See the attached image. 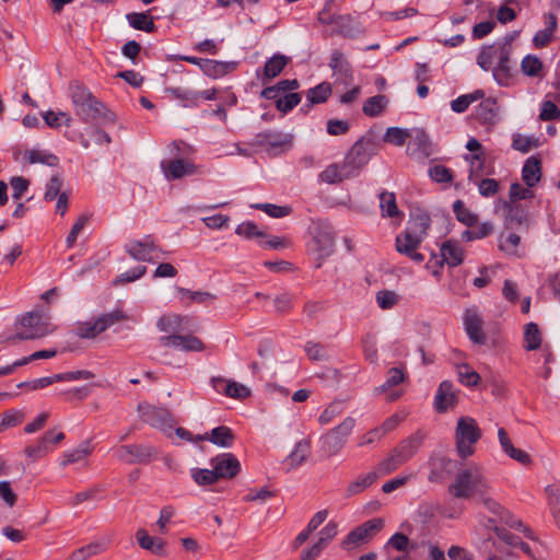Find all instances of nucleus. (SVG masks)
Segmentation results:
<instances>
[{
    "mask_svg": "<svg viewBox=\"0 0 560 560\" xmlns=\"http://www.w3.org/2000/svg\"><path fill=\"white\" fill-rule=\"evenodd\" d=\"M448 492L457 499L479 498L489 494L490 485L481 469L471 465L456 474L454 481L448 487Z\"/></svg>",
    "mask_w": 560,
    "mask_h": 560,
    "instance_id": "nucleus-1",
    "label": "nucleus"
},
{
    "mask_svg": "<svg viewBox=\"0 0 560 560\" xmlns=\"http://www.w3.org/2000/svg\"><path fill=\"white\" fill-rule=\"evenodd\" d=\"M71 103L77 116L84 121L108 118V113L102 102L84 86L72 84L70 86Z\"/></svg>",
    "mask_w": 560,
    "mask_h": 560,
    "instance_id": "nucleus-2",
    "label": "nucleus"
},
{
    "mask_svg": "<svg viewBox=\"0 0 560 560\" xmlns=\"http://www.w3.org/2000/svg\"><path fill=\"white\" fill-rule=\"evenodd\" d=\"M16 332L9 336L5 341L18 343L22 340L43 338L55 330L49 319L38 313H28L23 316L15 325Z\"/></svg>",
    "mask_w": 560,
    "mask_h": 560,
    "instance_id": "nucleus-3",
    "label": "nucleus"
},
{
    "mask_svg": "<svg viewBox=\"0 0 560 560\" xmlns=\"http://www.w3.org/2000/svg\"><path fill=\"white\" fill-rule=\"evenodd\" d=\"M481 438V431L474 418L460 417L455 429L456 448L460 457L466 458L475 453L474 445Z\"/></svg>",
    "mask_w": 560,
    "mask_h": 560,
    "instance_id": "nucleus-4",
    "label": "nucleus"
},
{
    "mask_svg": "<svg viewBox=\"0 0 560 560\" xmlns=\"http://www.w3.org/2000/svg\"><path fill=\"white\" fill-rule=\"evenodd\" d=\"M353 417H346L338 425L322 436L323 451L328 456L337 455L346 445L348 438L355 427Z\"/></svg>",
    "mask_w": 560,
    "mask_h": 560,
    "instance_id": "nucleus-5",
    "label": "nucleus"
},
{
    "mask_svg": "<svg viewBox=\"0 0 560 560\" xmlns=\"http://www.w3.org/2000/svg\"><path fill=\"white\" fill-rule=\"evenodd\" d=\"M371 155L368 142L362 140L355 142L342 162L345 174L350 178L358 176L361 170L369 163Z\"/></svg>",
    "mask_w": 560,
    "mask_h": 560,
    "instance_id": "nucleus-6",
    "label": "nucleus"
},
{
    "mask_svg": "<svg viewBox=\"0 0 560 560\" xmlns=\"http://www.w3.org/2000/svg\"><path fill=\"white\" fill-rule=\"evenodd\" d=\"M466 149L470 151V154L465 155V161L469 164L468 178L470 182L477 183L481 176L489 174L485 165L486 154L481 143L475 138L467 141Z\"/></svg>",
    "mask_w": 560,
    "mask_h": 560,
    "instance_id": "nucleus-7",
    "label": "nucleus"
},
{
    "mask_svg": "<svg viewBox=\"0 0 560 560\" xmlns=\"http://www.w3.org/2000/svg\"><path fill=\"white\" fill-rule=\"evenodd\" d=\"M138 411L141 420L151 427L158 428L165 433L173 429V419L167 409L148 404H139Z\"/></svg>",
    "mask_w": 560,
    "mask_h": 560,
    "instance_id": "nucleus-8",
    "label": "nucleus"
},
{
    "mask_svg": "<svg viewBox=\"0 0 560 560\" xmlns=\"http://www.w3.org/2000/svg\"><path fill=\"white\" fill-rule=\"evenodd\" d=\"M156 455V451L145 444L121 445L115 450L117 459L127 464H145Z\"/></svg>",
    "mask_w": 560,
    "mask_h": 560,
    "instance_id": "nucleus-9",
    "label": "nucleus"
},
{
    "mask_svg": "<svg viewBox=\"0 0 560 560\" xmlns=\"http://www.w3.org/2000/svg\"><path fill=\"white\" fill-rule=\"evenodd\" d=\"M463 322L468 338L476 345H485L487 340L483 330V318L476 306L469 307L464 312Z\"/></svg>",
    "mask_w": 560,
    "mask_h": 560,
    "instance_id": "nucleus-10",
    "label": "nucleus"
},
{
    "mask_svg": "<svg viewBox=\"0 0 560 560\" xmlns=\"http://www.w3.org/2000/svg\"><path fill=\"white\" fill-rule=\"evenodd\" d=\"M384 526L382 518H372L351 530L343 540L345 548H353L368 541L373 535L378 533Z\"/></svg>",
    "mask_w": 560,
    "mask_h": 560,
    "instance_id": "nucleus-11",
    "label": "nucleus"
},
{
    "mask_svg": "<svg viewBox=\"0 0 560 560\" xmlns=\"http://www.w3.org/2000/svg\"><path fill=\"white\" fill-rule=\"evenodd\" d=\"M160 345L166 348H174L182 351H202L205 349L203 342L192 335H177L163 336L160 338Z\"/></svg>",
    "mask_w": 560,
    "mask_h": 560,
    "instance_id": "nucleus-12",
    "label": "nucleus"
},
{
    "mask_svg": "<svg viewBox=\"0 0 560 560\" xmlns=\"http://www.w3.org/2000/svg\"><path fill=\"white\" fill-rule=\"evenodd\" d=\"M329 67L332 70L336 84H342L346 86L353 81L352 68L341 51L334 50L331 52Z\"/></svg>",
    "mask_w": 560,
    "mask_h": 560,
    "instance_id": "nucleus-13",
    "label": "nucleus"
},
{
    "mask_svg": "<svg viewBox=\"0 0 560 560\" xmlns=\"http://www.w3.org/2000/svg\"><path fill=\"white\" fill-rule=\"evenodd\" d=\"M210 465L214 468L218 479L233 478L241 469L238 459L231 453L213 457Z\"/></svg>",
    "mask_w": 560,
    "mask_h": 560,
    "instance_id": "nucleus-14",
    "label": "nucleus"
},
{
    "mask_svg": "<svg viewBox=\"0 0 560 560\" xmlns=\"http://www.w3.org/2000/svg\"><path fill=\"white\" fill-rule=\"evenodd\" d=\"M422 243L419 237L404 231L396 237V249L398 253L408 256L416 262H422L424 256L417 252L418 247Z\"/></svg>",
    "mask_w": 560,
    "mask_h": 560,
    "instance_id": "nucleus-15",
    "label": "nucleus"
},
{
    "mask_svg": "<svg viewBox=\"0 0 560 560\" xmlns=\"http://www.w3.org/2000/svg\"><path fill=\"white\" fill-rule=\"evenodd\" d=\"M335 237L334 234L325 228H316L313 236L312 250L317 254V258L323 260L330 256L334 252Z\"/></svg>",
    "mask_w": 560,
    "mask_h": 560,
    "instance_id": "nucleus-16",
    "label": "nucleus"
},
{
    "mask_svg": "<svg viewBox=\"0 0 560 560\" xmlns=\"http://www.w3.org/2000/svg\"><path fill=\"white\" fill-rule=\"evenodd\" d=\"M161 167L167 180L178 179L197 172L196 165L182 159L163 161Z\"/></svg>",
    "mask_w": 560,
    "mask_h": 560,
    "instance_id": "nucleus-17",
    "label": "nucleus"
},
{
    "mask_svg": "<svg viewBox=\"0 0 560 560\" xmlns=\"http://www.w3.org/2000/svg\"><path fill=\"white\" fill-rule=\"evenodd\" d=\"M423 441L424 434L420 431H417L416 433L402 440L397 446L393 448V451H395V453L398 454L397 457H400V459H402V462L406 464L417 454Z\"/></svg>",
    "mask_w": 560,
    "mask_h": 560,
    "instance_id": "nucleus-18",
    "label": "nucleus"
},
{
    "mask_svg": "<svg viewBox=\"0 0 560 560\" xmlns=\"http://www.w3.org/2000/svg\"><path fill=\"white\" fill-rule=\"evenodd\" d=\"M440 253L442 257L441 265L446 264L450 267H457L464 261L465 253L457 241H445L440 247Z\"/></svg>",
    "mask_w": 560,
    "mask_h": 560,
    "instance_id": "nucleus-19",
    "label": "nucleus"
},
{
    "mask_svg": "<svg viewBox=\"0 0 560 560\" xmlns=\"http://www.w3.org/2000/svg\"><path fill=\"white\" fill-rule=\"evenodd\" d=\"M126 252L136 260L150 261L155 246L150 237L142 241H130L125 246Z\"/></svg>",
    "mask_w": 560,
    "mask_h": 560,
    "instance_id": "nucleus-20",
    "label": "nucleus"
},
{
    "mask_svg": "<svg viewBox=\"0 0 560 560\" xmlns=\"http://www.w3.org/2000/svg\"><path fill=\"white\" fill-rule=\"evenodd\" d=\"M510 57L511 47L506 44L502 45L501 50L499 52L498 66L493 69V77L499 84H506V81L512 75V66Z\"/></svg>",
    "mask_w": 560,
    "mask_h": 560,
    "instance_id": "nucleus-21",
    "label": "nucleus"
},
{
    "mask_svg": "<svg viewBox=\"0 0 560 560\" xmlns=\"http://www.w3.org/2000/svg\"><path fill=\"white\" fill-rule=\"evenodd\" d=\"M209 440L213 444L221 447H231L234 443L235 436L229 427L214 428L210 434L197 435V441Z\"/></svg>",
    "mask_w": 560,
    "mask_h": 560,
    "instance_id": "nucleus-22",
    "label": "nucleus"
},
{
    "mask_svg": "<svg viewBox=\"0 0 560 560\" xmlns=\"http://www.w3.org/2000/svg\"><path fill=\"white\" fill-rule=\"evenodd\" d=\"M456 402V395L451 382L444 381L440 384L435 395L434 405L439 412H444Z\"/></svg>",
    "mask_w": 560,
    "mask_h": 560,
    "instance_id": "nucleus-23",
    "label": "nucleus"
},
{
    "mask_svg": "<svg viewBox=\"0 0 560 560\" xmlns=\"http://www.w3.org/2000/svg\"><path fill=\"white\" fill-rule=\"evenodd\" d=\"M430 221V217L425 212L412 213L405 231L423 241L428 234Z\"/></svg>",
    "mask_w": 560,
    "mask_h": 560,
    "instance_id": "nucleus-24",
    "label": "nucleus"
},
{
    "mask_svg": "<svg viewBox=\"0 0 560 560\" xmlns=\"http://www.w3.org/2000/svg\"><path fill=\"white\" fill-rule=\"evenodd\" d=\"M136 538L142 549L159 556L165 553V540L150 536L145 529L139 528L136 533Z\"/></svg>",
    "mask_w": 560,
    "mask_h": 560,
    "instance_id": "nucleus-25",
    "label": "nucleus"
},
{
    "mask_svg": "<svg viewBox=\"0 0 560 560\" xmlns=\"http://www.w3.org/2000/svg\"><path fill=\"white\" fill-rule=\"evenodd\" d=\"M504 226L508 230H527L529 219L526 211L520 207H510L504 219Z\"/></svg>",
    "mask_w": 560,
    "mask_h": 560,
    "instance_id": "nucleus-26",
    "label": "nucleus"
},
{
    "mask_svg": "<svg viewBox=\"0 0 560 560\" xmlns=\"http://www.w3.org/2000/svg\"><path fill=\"white\" fill-rule=\"evenodd\" d=\"M477 120L481 124L493 125L497 121L498 105L495 100H483L475 110Z\"/></svg>",
    "mask_w": 560,
    "mask_h": 560,
    "instance_id": "nucleus-27",
    "label": "nucleus"
},
{
    "mask_svg": "<svg viewBox=\"0 0 560 560\" xmlns=\"http://www.w3.org/2000/svg\"><path fill=\"white\" fill-rule=\"evenodd\" d=\"M541 177V163L540 160L530 156L524 163L522 170V178L528 187L535 186Z\"/></svg>",
    "mask_w": 560,
    "mask_h": 560,
    "instance_id": "nucleus-28",
    "label": "nucleus"
},
{
    "mask_svg": "<svg viewBox=\"0 0 560 560\" xmlns=\"http://www.w3.org/2000/svg\"><path fill=\"white\" fill-rule=\"evenodd\" d=\"M236 66V62L206 59L201 71L210 78L218 79L235 70Z\"/></svg>",
    "mask_w": 560,
    "mask_h": 560,
    "instance_id": "nucleus-29",
    "label": "nucleus"
},
{
    "mask_svg": "<svg viewBox=\"0 0 560 560\" xmlns=\"http://www.w3.org/2000/svg\"><path fill=\"white\" fill-rule=\"evenodd\" d=\"M310 455V443L306 440H302L296 443L293 451L285 458L284 464L288 466V469H293L300 466Z\"/></svg>",
    "mask_w": 560,
    "mask_h": 560,
    "instance_id": "nucleus-30",
    "label": "nucleus"
},
{
    "mask_svg": "<svg viewBox=\"0 0 560 560\" xmlns=\"http://www.w3.org/2000/svg\"><path fill=\"white\" fill-rule=\"evenodd\" d=\"M92 451L93 447L91 443L89 441H84L77 448L66 452L60 465L66 467L70 464L83 462L92 453Z\"/></svg>",
    "mask_w": 560,
    "mask_h": 560,
    "instance_id": "nucleus-31",
    "label": "nucleus"
},
{
    "mask_svg": "<svg viewBox=\"0 0 560 560\" xmlns=\"http://www.w3.org/2000/svg\"><path fill=\"white\" fill-rule=\"evenodd\" d=\"M338 32L346 37H355L363 33L361 25L350 15H339L335 19Z\"/></svg>",
    "mask_w": 560,
    "mask_h": 560,
    "instance_id": "nucleus-32",
    "label": "nucleus"
},
{
    "mask_svg": "<svg viewBox=\"0 0 560 560\" xmlns=\"http://www.w3.org/2000/svg\"><path fill=\"white\" fill-rule=\"evenodd\" d=\"M388 102L387 96L382 94L369 97L363 104L362 112L365 116L377 117L386 109Z\"/></svg>",
    "mask_w": 560,
    "mask_h": 560,
    "instance_id": "nucleus-33",
    "label": "nucleus"
},
{
    "mask_svg": "<svg viewBox=\"0 0 560 560\" xmlns=\"http://www.w3.org/2000/svg\"><path fill=\"white\" fill-rule=\"evenodd\" d=\"M189 320L186 316L178 314L163 315L158 320V328L164 332H175L180 329Z\"/></svg>",
    "mask_w": 560,
    "mask_h": 560,
    "instance_id": "nucleus-34",
    "label": "nucleus"
},
{
    "mask_svg": "<svg viewBox=\"0 0 560 560\" xmlns=\"http://www.w3.org/2000/svg\"><path fill=\"white\" fill-rule=\"evenodd\" d=\"M521 237L513 232L502 233L499 238V249L508 256L520 257L518 245Z\"/></svg>",
    "mask_w": 560,
    "mask_h": 560,
    "instance_id": "nucleus-35",
    "label": "nucleus"
},
{
    "mask_svg": "<svg viewBox=\"0 0 560 560\" xmlns=\"http://www.w3.org/2000/svg\"><path fill=\"white\" fill-rule=\"evenodd\" d=\"M348 178L342 163L330 164L319 174V179L327 184H338Z\"/></svg>",
    "mask_w": 560,
    "mask_h": 560,
    "instance_id": "nucleus-36",
    "label": "nucleus"
},
{
    "mask_svg": "<svg viewBox=\"0 0 560 560\" xmlns=\"http://www.w3.org/2000/svg\"><path fill=\"white\" fill-rule=\"evenodd\" d=\"M380 208L383 217L399 219L402 217L396 205V197L394 192L384 191L380 195Z\"/></svg>",
    "mask_w": 560,
    "mask_h": 560,
    "instance_id": "nucleus-37",
    "label": "nucleus"
},
{
    "mask_svg": "<svg viewBox=\"0 0 560 560\" xmlns=\"http://www.w3.org/2000/svg\"><path fill=\"white\" fill-rule=\"evenodd\" d=\"M217 384H223V394L230 398L244 399L250 395V389L244 384L235 381H217Z\"/></svg>",
    "mask_w": 560,
    "mask_h": 560,
    "instance_id": "nucleus-38",
    "label": "nucleus"
},
{
    "mask_svg": "<svg viewBox=\"0 0 560 560\" xmlns=\"http://www.w3.org/2000/svg\"><path fill=\"white\" fill-rule=\"evenodd\" d=\"M398 454L395 451H390L387 456L378 463L376 468L374 469L378 476H387L402 466L405 463L400 457H397Z\"/></svg>",
    "mask_w": 560,
    "mask_h": 560,
    "instance_id": "nucleus-39",
    "label": "nucleus"
},
{
    "mask_svg": "<svg viewBox=\"0 0 560 560\" xmlns=\"http://www.w3.org/2000/svg\"><path fill=\"white\" fill-rule=\"evenodd\" d=\"M105 550V545L98 541L75 549L70 553L67 560H88Z\"/></svg>",
    "mask_w": 560,
    "mask_h": 560,
    "instance_id": "nucleus-40",
    "label": "nucleus"
},
{
    "mask_svg": "<svg viewBox=\"0 0 560 560\" xmlns=\"http://www.w3.org/2000/svg\"><path fill=\"white\" fill-rule=\"evenodd\" d=\"M502 45L493 44L485 46L477 57V63L486 71L490 70L494 59L499 58Z\"/></svg>",
    "mask_w": 560,
    "mask_h": 560,
    "instance_id": "nucleus-41",
    "label": "nucleus"
},
{
    "mask_svg": "<svg viewBox=\"0 0 560 560\" xmlns=\"http://www.w3.org/2000/svg\"><path fill=\"white\" fill-rule=\"evenodd\" d=\"M380 476L375 470H372L368 472L366 475H363L359 477L357 480L352 481L348 488H347V495L352 497L355 494H359L363 490H365L368 487H370L372 483L376 481V479Z\"/></svg>",
    "mask_w": 560,
    "mask_h": 560,
    "instance_id": "nucleus-42",
    "label": "nucleus"
},
{
    "mask_svg": "<svg viewBox=\"0 0 560 560\" xmlns=\"http://www.w3.org/2000/svg\"><path fill=\"white\" fill-rule=\"evenodd\" d=\"M288 62H289V58L283 55L277 54V55L272 56L265 63L264 75L267 79H273L275 77H277L278 74L281 73V71L284 69V67L288 65Z\"/></svg>",
    "mask_w": 560,
    "mask_h": 560,
    "instance_id": "nucleus-43",
    "label": "nucleus"
},
{
    "mask_svg": "<svg viewBox=\"0 0 560 560\" xmlns=\"http://www.w3.org/2000/svg\"><path fill=\"white\" fill-rule=\"evenodd\" d=\"M542 69V61L535 55H527L521 61V70L527 77H541Z\"/></svg>",
    "mask_w": 560,
    "mask_h": 560,
    "instance_id": "nucleus-44",
    "label": "nucleus"
},
{
    "mask_svg": "<svg viewBox=\"0 0 560 560\" xmlns=\"http://www.w3.org/2000/svg\"><path fill=\"white\" fill-rule=\"evenodd\" d=\"M485 96L483 91L476 90L472 93L460 95L451 102V108L455 113H464L470 104L481 100Z\"/></svg>",
    "mask_w": 560,
    "mask_h": 560,
    "instance_id": "nucleus-45",
    "label": "nucleus"
},
{
    "mask_svg": "<svg viewBox=\"0 0 560 560\" xmlns=\"http://www.w3.org/2000/svg\"><path fill=\"white\" fill-rule=\"evenodd\" d=\"M541 345V335L537 324L528 323L524 331V348L528 351L536 350Z\"/></svg>",
    "mask_w": 560,
    "mask_h": 560,
    "instance_id": "nucleus-46",
    "label": "nucleus"
},
{
    "mask_svg": "<svg viewBox=\"0 0 560 560\" xmlns=\"http://www.w3.org/2000/svg\"><path fill=\"white\" fill-rule=\"evenodd\" d=\"M345 408L343 402L340 400L331 401L325 407L323 412L318 417V422L322 425L331 423L336 418L342 415Z\"/></svg>",
    "mask_w": 560,
    "mask_h": 560,
    "instance_id": "nucleus-47",
    "label": "nucleus"
},
{
    "mask_svg": "<svg viewBox=\"0 0 560 560\" xmlns=\"http://www.w3.org/2000/svg\"><path fill=\"white\" fill-rule=\"evenodd\" d=\"M166 93L171 94L176 100L185 102V106L197 105L199 98V92L180 86L166 88Z\"/></svg>",
    "mask_w": 560,
    "mask_h": 560,
    "instance_id": "nucleus-48",
    "label": "nucleus"
},
{
    "mask_svg": "<svg viewBox=\"0 0 560 560\" xmlns=\"http://www.w3.org/2000/svg\"><path fill=\"white\" fill-rule=\"evenodd\" d=\"M331 94L330 83L323 82L307 91V101L311 104H320L327 101Z\"/></svg>",
    "mask_w": 560,
    "mask_h": 560,
    "instance_id": "nucleus-49",
    "label": "nucleus"
},
{
    "mask_svg": "<svg viewBox=\"0 0 560 560\" xmlns=\"http://www.w3.org/2000/svg\"><path fill=\"white\" fill-rule=\"evenodd\" d=\"M405 381V372L402 368H392L387 372L386 382L375 388L377 395L383 394L387 388L399 385Z\"/></svg>",
    "mask_w": 560,
    "mask_h": 560,
    "instance_id": "nucleus-50",
    "label": "nucleus"
},
{
    "mask_svg": "<svg viewBox=\"0 0 560 560\" xmlns=\"http://www.w3.org/2000/svg\"><path fill=\"white\" fill-rule=\"evenodd\" d=\"M127 18L130 25L136 30L150 33L155 28L152 19L147 13H131Z\"/></svg>",
    "mask_w": 560,
    "mask_h": 560,
    "instance_id": "nucleus-51",
    "label": "nucleus"
},
{
    "mask_svg": "<svg viewBox=\"0 0 560 560\" xmlns=\"http://www.w3.org/2000/svg\"><path fill=\"white\" fill-rule=\"evenodd\" d=\"M96 319L100 324L102 331H105L110 326L127 320L128 316L122 311L115 310L113 312L98 316Z\"/></svg>",
    "mask_w": 560,
    "mask_h": 560,
    "instance_id": "nucleus-52",
    "label": "nucleus"
},
{
    "mask_svg": "<svg viewBox=\"0 0 560 560\" xmlns=\"http://www.w3.org/2000/svg\"><path fill=\"white\" fill-rule=\"evenodd\" d=\"M50 434H51L50 432H46L40 438L37 445L27 446L25 448V454L33 460H36V459L43 457L44 455H46L49 452L48 441H49Z\"/></svg>",
    "mask_w": 560,
    "mask_h": 560,
    "instance_id": "nucleus-53",
    "label": "nucleus"
},
{
    "mask_svg": "<svg viewBox=\"0 0 560 560\" xmlns=\"http://www.w3.org/2000/svg\"><path fill=\"white\" fill-rule=\"evenodd\" d=\"M43 118L47 126L51 128H58L62 124H65L66 126H70L72 121L70 115L65 112L48 110L43 115Z\"/></svg>",
    "mask_w": 560,
    "mask_h": 560,
    "instance_id": "nucleus-54",
    "label": "nucleus"
},
{
    "mask_svg": "<svg viewBox=\"0 0 560 560\" xmlns=\"http://www.w3.org/2000/svg\"><path fill=\"white\" fill-rule=\"evenodd\" d=\"M102 331L97 319L80 323L77 327L75 334L80 338L92 339L100 335Z\"/></svg>",
    "mask_w": 560,
    "mask_h": 560,
    "instance_id": "nucleus-55",
    "label": "nucleus"
},
{
    "mask_svg": "<svg viewBox=\"0 0 560 560\" xmlns=\"http://www.w3.org/2000/svg\"><path fill=\"white\" fill-rule=\"evenodd\" d=\"M498 516L500 517L501 522L504 523L505 525L510 526L511 528L518 529L523 532L527 537L533 538L532 530L526 525H524L521 520L515 517L509 511L503 509V513H500Z\"/></svg>",
    "mask_w": 560,
    "mask_h": 560,
    "instance_id": "nucleus-56",
    "label": "nucleus"
},
{
    "mask_svg": "<svg viewBox=\"0 0 560 560\" xmlns=\"http://www.w3.org/2000/svg\"><path fill=\"white\" fill-rule=\"evenodd\" d=\"M457 374L459 382L466 386H476L480 382V375L467 364L459 365Z\"/></svg>",
    "mask_w": 560,
    "mask_h": 560,
    "instance_id": "nucleus-57",
    "label": "nucleus"
},
{
    "mask_svg": "<svg viewBox=\"0 0 560 560\" xmlns=\"http://www.w3.org/2000/svg\"><path fill=\"white\" fill-rule=\"evenodd\" d=\"M409 137L410 135L407 130L398 127H390L384 135V141L397 147H401Z\"/></svg>",
    "mask_w": 560,
    "mask_h": 560,
    "instance_id": "nucleus-58",
    "label": "nucleus"
},
{
    "mask_svg": "<svg viewBox=\"0 0 560 560\" xmlns=\"http://www.w3.org/2000/svg\"><path fill=\"white\" fill-rule=\"evenodd\" d=\"M546 491L548 493V502L550 509L558 526L560 527V489L553 486H549L546 488Z\"/></svg>",
    "mask_w": 560,
    "mask_h": 560,
    "instance_id": "nucleus-59",
    "label": "nucleus"
},
{
    "mask_svg": "<svg viewBox=\"0 0 560 560\" xmlns=\"http://www.w3.org/2000/svg\"><path fill=\"white\" fill-rule=\"evenodd\" d=\"M375 299L378 307L382 310H390L398 303V295L389 290L378 291Z\"/></svg>",
    "mask_w": 560,
    "mask_h": 560,
    "instance_id": "nucleus-60",
    "label": "nucleus"
},
{
    "mask_svg": "<svg viewBox=\"0 0 560 560\" xmlns=\"http://www.w3.org/2000/svg\"><path fill=\"white\" fill-rule=\"evenodd\" d=\"M413 142L422 156H430L432 153V143L429 136L423 130H416Z\"/></svg>",
    "mask_w": 560,
    "mask_h": 560,
    "instance_id": "nucleus-61",
    "label": "nucleus"
},
{
    "mask_svg": "<svg viewBox=\"0 0 560 560\" xmlns=\"http://www.w3.org/2000/svg\"><path fill=\"white\" fill-rule=\"evenodd\" d=\"M191 476L200 486L211 485L219 480L213 467L211 469H195Z\"/></svg>",
    "mask_w": 560,
    "mask_h": 560,
    "instance_id": "nucleus-62",
    "label": "nucleus"
},
{
    "mask_svg": "<svg viewBox=\"0 0 560 560\" xmlns=\"http://www.w3.org/2000/svg\"><path fill=\"white\" fill-rule=\"evenodd\" d=\"M389 548H393L397 551L407 552L410 548L409 538L405 534L396 533L385 545L386 550Z\"/></svg>",
    "mask_w": 560,
    "mask_h": 560,
    "instance_id": "nucleus-63",
    "label": "nucleus"
},
{
    "mask_svg": "<svg viewBox=\"0 0 560 560\" xmlns=\"http://www.w3.org/2000/svg\"><path fill=\"white\" fill-rule=\"evenodd\" d=\"M454 212L457 219L468 226H471L477 221L476 215L471 213L460 200L454 202Z\"/></svg>",
    "mask_w": 560,
    "mask_h": 560,
    "instance_id": "nucleus-64",
    "label": "nucleus"
}]
</instances>
